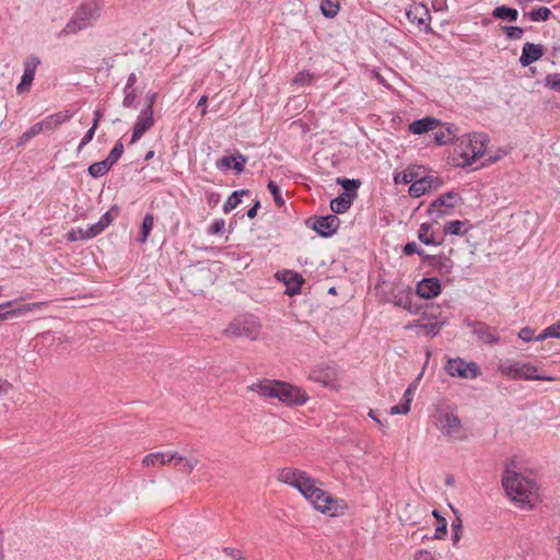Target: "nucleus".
<instances>
[{
	"label": "nucleus",
	"mask_w": 560,
	"mask_h": 560,
	"mask_svg": "<svg viewBox=\"0 0 560 560\" xmlns=\"http://www.w3.org/2000/svg\"><path fill=\"white\" fill-rule=\"evenodd\" d=\"M233 170L236 174H241L244 171L245 164L247 163V156L237 152L236 155H233Z\"/></svg>",
	"instance_id": "49"
},
{
	"label": "nucleus",
	"mask_w": 560,
	"mask_h": 560,
	"mask_svg": "<svg viewBox=\"0 0 560 560\" xmlns=\"http://www.w3.org/2000/svg\"><path fill=\"white\" fill-rule=\"evenodd\" d=\"M259 332V325L253 317H238L232 320L223 334L232 337H246L255 340Z\"/></svg>",
	"instance_id": "6"
},
{
	"label": "nucleus",
	"mask_w": 560,
	"mask_h": 560,
	"mask_svg": "<svg viewBox=\"0 0 560 560\" xmlns=\"http://www.w3.org/2000/svg\"><path fill=\"white\" fill-rule=\"evenodd\" d=\"M233 155H224L221 159L217 160L215 166L220 171H228L230 168H233V162H232Z\"/></svg>",
	"instance_id": "53"
},
{
	"label": "nucleus",
	"mask_w": 560,
	"mask_h": 560,
	"mask_svg": "<svg viewBox=\"0 0 560 560\" xmlns=\"http://www.w3.org/2000/svg\"><path fill=\"white\" fill-rule=\"evenodd\" d=\"M455 518L452 521V530H453V544L456 545L460 539L462 528H463V522L460 516L457 514V511L451 506Z\"/></svg>",
	"instance_id": "42"
},
{
	"label": "nucleus",
	"mask_w": 560,
	"mask_h": 560,
	"mask_svg": "<svg viewBox=\"0 0 560 560\" xmlns=\"http://www.w3.org/2000/svg\"><path fill=\"white\" fill-rule=\"evenodd\" d=\"M415 560H438V559L431 551L419 550L415 555Z\"/></svg>",
	"instance_id": "63"
},
{
	"label": "nucleus",
	"mask_w": 560,
	"mask_h": 560,
	"mask_svg": "<svg viewBox=\"0 0 560 560\" xmlns=\"http://www.w3.org/2000/svg\"><path fill=\"white\" fill-rule=\"evenodd\" d=\"M249 190L248 189H241V190H235L233 191L229 198L226 199L225 203L223 205V211L224 213H229L231 212L233 209H235L241 202H242V199L241 197L242 196H249Z\"/></svg>",
	"instance_id": "34"
},
{
	"label": "nucleus",
	"mask_w": 560,
	"mask_h": 560,
	"mask_svg": "<svg viewBox=\"0 0 560 560\" xmlns=\"http://www.w3.org/2000/svg\"><path fill=\"white\" fill-rule=\"evenodd\" d=\"M110 168L112 166L106 162V160H103L101 162L92 163L88 168V173L93 178H100L106 175Z\"/></svg>",
	"instance_id": "36"
},
{
	"label": "nucleus",
	"mask_w": 560,
	"mask_h": 560,
	"mask_svg": "<svg viewBox=\"0 0 560 560\" xmlns=\"http://www.w3.org/2000/svg\"><path fill=\"white\" fill-rule=\"evenodd\" d=\"M502 486L506 495L521 505L530 502V498L537 490V485L533 479L509 468L502 476Z\"/></svg>",
	"instance_id": "2"
},
{
	"label": "nucleus",
	"mask_w": 560,
	"mask_h": 560,
	"mask_svg": "<svg viewBox=\"0 0 560 560\" xmlns=\"http://www.w3.org/2000/svg\"><path fill=\"white\" fill-rule=\"evenodd\" d=\"M423 250L422 248H419L416 242H408L402 246V254L406 256H410L412 254H418Z\"/></svg>",
	"instance_id": "59"
},
{
	"label": "nucleus",
	"mask_w": 560,
	"mask_h": 560,
	"mask_svg": "<svg viewBox=\"0 0 560 560\" xmlns=\"http://www.w3.org/2000/svg\"><path fill=\"white\" fill-rule=\"evenodd\" d=\"M310 380L325 387L332 386L336 381V370L331 366H317L311 370Z\"/></svg>",
	"instance_id": "23"
},
{
	"label": "nucleus",
	"mask_w": 560,
	"mask_h": 560,
	"mask_svg": "<svg viewBox=\"0 0 560 560\" xmlns=\"http://www.w3.org/2000/svg\"><path fill=\"white\" fill-rule=\"evenodd\" d=\"M418 238L421 243L425 245H441L444 242V238L438 240L435 237V232L432 230V223L424 222L420 225L418 230Z\"/></svg>",
	"instance_id": "28"
},
{
	"label": "nucleus",
	"mask_w": 560,
	"mask_h": 560,
	"mask_svg": "<svg viewBox=\"0 0 560 560\" xmlns=\"http://www.w3.org/2000/svg\"><path fill=\"white\" fill-rule=\"evenodd\" d=\"M442 292V285L438 278H423L416 285V294L421 299L431 300L439 296Z\"/></svg>",
	"instance_id": "16"
},
{
	"label": "nucleus",
	"mask_w": 560,
	"mask_h": 560,
	"mask_svg": "<svg viewBox=\"0 0 560 560\" xmlns=\"http://www.w3.org/2000/svg\"><path fill=\"white\" fill-rule=\"evenodd\" d=\"M418 173L415 172V171H408V172H402V173H397L395 174L394 176V182L395 184H409V183H413L415 180H418Z\"/></svg>",
	"instance_id": "43"
},
{
	"label": "nucleus",
	"mask_w": 560,
	"mask_h": 560,
	"mask_svg": "<svg viewBox=\"0 0 560 560\" xmlns=\"http://www.w3.org/2000/svg\"><path fill=\"white\" fill-rule=\"evenodd\" d=\"M267 188H268L269 192L272 195L275 203L278 207L283 206L284 205V199L281 196V190H280V187L278 186V184L276 182H273V180H269L268 185H267Z\"/></svg>",
	"instance_id": "46"
},
{
	"label": "nucleus",
	"mask_w": 560,
	"mask_h": 560,
	"mask_svg": "<svg viewBox=\"0 0 560 560\" xmlns=\"http://www.w3.org/2000/svg\"><path fill=\"white\" fill-rule=\"evenodd\" d=\"M336 183L343 188L342 195L348 196L351 199H355L358 197V189L362 184L360 179H350L346 177H338Z\"/></svg>",
	"instance_id": "30"
},
{
	"label": "nucleus",
	"mask_w": 560,
	"mask_h": 560,
	"mask_svg": "<svg viewBox=\"0 0 560 560\" xmlns=\"http://www.w3.org/2000/svg\"><path fill=\"white\" fill-rule=\"evenodd\" d=\"M306 471L285 467L282 468L278 474V480L282 483L292 486L295 488V485L300 482V480L304 477Z\"/></svg>",
	"instance_id": "27"
},
{
	"label": "nucleus",
	"mask_w": 560,
	"mask_h": 560,
	"mask_svg": "<svg viewBox=\"0 0 560 560\" xmlns=\"http://www.w3.org/2000/svg\"><path fill=\"white\" fill-rule=\"evenodd\" d=\"M305 224L322 237H330L337 232L340 219L336 214L314 215L308 218Z\"/></svg>",
	"instance_id": "7"
},
{
	"label": "nucleus",
	"mask_w": 560,
	"mask_h": 560,
	"mask_svg": "<svg viewBox=\"0 0 560 560\" xmlns=\"http://www.w3.org/2000/svg\"><path fill=\"white\" fill-rule=\"evenodd\" d=\"M67 240L69 242H75L80 240H86L84 236V230L79 228L77 230L72 229L67 233Z\"/></svg>",
	"instance_id": "58"
},
{
	"label": "nucleus",
	"mask_w": 560,
	"mask_h": 560,
	"mask_svg": "<svg viewBox=\"0 0 560 560\" xmlns=\"http://www.w3.org/2000/svg\"><path fill=\"white\" fill-rule=\"evenodd\" d=\"M153 112H150L149 109H142L133 125L130 143L133 144L140 140L141 137L153 127Z\"/></svg>",
	"instance_id": "15"
},
{
	"label": "nucleus",
	"mask_w": 560,
	"mask_h": 560,
	"mask_svg": "<svg viewBox=\"0 0 560 560\" xmlns=\"http://www.w3.org/2000/svg\"><path fill=\"white\" fill-rule=\"evenodd\" d=\"M518 338L529 342L534 339V330L530 327H523L518 332Z\"/></svg>",
	"instance_id": "61"
},
{
	"label": "nucleus",
	"mask_w": 560,
	"mask_h": 560,
	"mask_svg": "<svg viewBox=\"0 0 560 560\" xmlns=\"http://www.w3.org/2000/svg\"><path fill=\"white\" fill-rule=\"evenodd\" d=\"M503 31L510 39H520L524 34L523 28L520 26H504Z\"/></svg>",
	"instance_id": "51"
},
{
	"label": "nucleus",
	"mask_w": 560,
	"mask_h": 560,
	"mask_svg": "<svg viewBox=\"0 0 560 560\" xmlns=\"http://www.w3.org/2000/svg\"><path fill=\"white\" fill-rule=\"evenodd\" d=\"M441 121L438 118L434 117H423L421 119H417L412 121L408 129L413 135H422L427 133L431 130H434L436 127L441 126Z\"/></svg>",
	"instance_id": "26"
},
{
	"label": "nucleus",
	"mask_w": 560,
	"mask_h": 560,
	"mask_svg": "<svg viewBox=\"0 0 560 560\" xmlns=\"http://www.w3.org/2000/svg\"><path fill=\"white\" fill-rule=\"evenodd\" d=\"M419 257L423 262H428L432 268L438 269L441 273H451L453 270V260L444 254L429 255L424 250H421L419 253Z\"/></svg>",
	"instance_id": "19"
},
{
	"label": "nucleus",
	"mask_w": 560,
	"mask_h": 560,
	"mask_svg": "<svg viewBox=\"0 0 560 560\" xmlns=\"http://www.w3.org/2000/svg\"><path fill=\"white\" fill-rule=\"evenodd\" d=\"M348 509L347 503L342 499H337L325 491L324 503L320 506H317V511L323 514H328L330 516H340L346 513Z\"/></svg>",
	"instance_id": "17"
},
{
	"label": "nucleus",
	"mask_w": 560,
	"mask_h": 560,
	"mask_svg": "<svg viewBox=\"0 0 560 560\" xmlns=\"http://www.w3.org/2000/svg\"><path fill=\"white\" fill-rule=\"evenodd\" d=\"M340 10L338 0H322L320 12L325 18L334 19Z\"/></svg>",
	"instance_id": "35"
},
{
	"label": "nucleus",
	"mask_w": 560,
	"mask_h": 560,
	"mask_svg": "<svg viewBox=\"0 0 560 560\" xmlns=\"http://www.w3.org/2000/svg\"><path fill=\"white\" fill-rule=\"evenodd\" d=\"M544 84L549 90L560 93V73H549L544 80Z\"/></svg>",
	"instance_id": "44"
},
{
	"label": "nucleus",
	"mask_w": 560,
	"mask_h": 560,
	"mask_svg": "<svg viewBox=\"0 0 560 560\" xmlns=\"http://www.w3.org/2000/svg\"><path fill=\"white\" fill-rule=\"evenodd\" d=\"M445 371L451 376L462 378H476L480 374L477 363L466 362L462 358L450 359L445 364Z\"/></svg>",
	"instance_id": "9"
},
{
	"label": "nucleus",
	"mask_w": 560,
	"mask_h": 560,
	"mask_svg": "<svg viewBox=\"0 0 560 560\" xmlns=\"http://www.w3.org/2000/svg\"><path fill=\"white\" fill-rule=\"evenodd\" d=\"M492 16L499 20L515 22L518 18V11L506 5H499L492 11Z\"/></svg>",
	"instance_id": "32"
},
{
	"label": "nucleus",
	"mask_w": 560,
	"mask_h": 560,
	"mask_svg": "<svg viewBox=\"0 0 560 560\" xmlns=\"http://www.w3.org/2000/svg\"><path fill=\"white\" fill-rule=\"evenodd\" d=\"M223 552H224L226 556H229V557H231V558H233V559H235V560H246V559L242 556V553H241V551H240L238 549L231 548V547H224V548H223Z\"/></svg>",
	"instance_id": "62"
},
{
	"label": "nucleus",
	"mask_w": 560,
	"mask_h": 560,
	"mask_svg": "<svg viewBox=\"0 0 560 560\" xmlns=\"http://www.w3.org/2000/svg\"><path fill=\"white\" fill-rule=\"evenodd\" d=\"M441 430L446 435H454L462 428L460 419L453 412H444L439 418Z\"/></svg>",
	"instance_id": "25"
},
{
	"label": "nucleus",
	"mask_w": 560,
	"mask_h": 560,
	"mask_svg": "<svg viewBox=\"0 0 560 560\" xmlns=\"http://www.w3.org/2000/svg\"><path fill=\"white\" fill-rule=\"evenodd\" d=\"M410 411V407L408 402H399L390 408V415H407Z\"/></svg>",
	"instance_id": "57"
},
{
	"label": "nucleus",
	"mask_w": 560,
	"mask_h": 560,
	"mask_svg": "<svg viewBox=\"0 0 560 560\" xmlns=\"http://www.w3.org/2000/svg\"><path fill=\"white\" fill-rule=\"evenodd\" d=\"M40 65V59L35 55H30L24 61V72L21 81L16 88L18 93H23L31 89V85L35 78L37 67Z\"/></svg>",
	"instance_id": "14"
},
{
	"label": "nucleus",
	"mask_w": 560,
	"mask_h": 560,
	"mask_svg": "<svg viewBox=\"0 0 560 560\" xmlns=\"http://www.w3.org/2000/svg\"><path fill=\"white\" fill-rule=\"evenodd\" d=\"M457 128L454 125L445 124L443 128L434 132V142L438 145H444L453 142L457 136Z\"/></svg>",
	"instance_id": "29"
},
{
	"label": "nucleus",
	"mask_w": 560,
	"mask_h": 560,
	"mask_svg": "<svg viewBox=\"0 0 560 560\" xmlns=\"http://www.w3.org/2000/svg\"><path fill=\"white\" fill-rule=\"evenodd\" d=\"M443 183L441 177L431 175L423 176L410 185L409 195L412 198H419L431 189H439Z\"/></svg>",
	"instance_id": "12"
},
{
	"label": "nucleus",
	"mask_w": 560,
	"mask_h": 560,
	"mask_svg": "<svg viewBox=\"0 0 560 560\" xmlns=\"http://www.w3.org/2000/svg\"><path fill=\"white\" fill-rule=\"evenodd\" d=\"M544 56V47L540 44L525 43L520 57V63L528 67Z\"/></svg>",
	"instance_id": "24"
},
{
	"label": "nucleus",
	"mask_w": 560,
	"mask_h": 560,
	"mask_svg": "<svg viewBox=\"0 0 560 560\" xmlns=\"http://www.w3.org/2000/svg\"><path fill=\"white\" fill-rule=\"evenodd\" d=\"M432 515L434 516V518L436 520V523H438L436 528H435L434 538L443 539L447 534V522H446L445 517H443L438 510H433Z\"/></svg>",
	"instance_id": "38"
},
{
	"label": "nucleus",
	"mask_w": 560,
	"mask_h": 560,
	"mask_svg": "<svg viewBox=\"0 0 560 560\" xmlns=\"http://www.w3.org/2000/svg\"><path fill=\"white\" fill-rule=\"evenodd\" d=\"M97 128H94L93 126L85 132L84 137L82 138L78 151H81L88 143H90L93 140V137L95 135Z\"/></svg>",
	"instance_id": "60"
},
{
	"label": "nucleus",
	"mask_w": 560,
	"mask_h": 560,
	"mask_svg": "<svg viewBox=\"0 0 560 560\" xmlns=\"http://www.w3.org/2000/svg\"><path fill=\"white\" fill-rule=\"evenodd\" d=\"M416 388V384L415 383H411L408 388L405 390L404 393V396H402V399H401V402H408L409 406L411 405V401H412V394H413V389Z\"/></svg>",
	"instance_id": "64"
},
{
	"label": "nucleus",
	"mask_w": 560,
	"mask_h": 560,
	"mask_svg": "<svg viewBox=\"0 0 560 560\" xmlns=\"http://www.w3.org/2000/svg\"><path fill=\"white\" fill-rule=\"evenodd\" d=\"M124 100H122V106L126 108H136L137 107V98L138 94L136 89H124Z\"/></svg>",
	"instance_id": "45"
},
{
	"label": "nucleus",
	"mask_w": 560,
	"mask_h": 560,
	"mask_svg": "<svg viewBox=\"0 0 560 560\" xmlns=\"http://www.w3.org/2000/svg\"><path fill=\"white\" fill-rule=\"evenodd\" d=\"M277 277L285 284V294L289 296L296 295L301 292L304 279L300 273L292 270H283L282 272H278Z\"/></svg>",
	"instance_id": "18"
},
{
	"label": "nucleus",
	"mask_w": 560,
	"mask_h": 560,
	"mask_svg": "<svg viewBox=\"0 0 560 560\" xmlns=\"http://www.w3.org/2000/svg\"><path fill=\"white\" fill-rule=\"evenodd\" d=\"M248 390L265 398H277L285 406H303L308 395L299 386L277 380H261L248 386Z\"/></svg>",
	"instance_id": "1"
},
{
	"label": "nucleus",
	"mask_w": 560,
	"mask_h": 560,
	"mask_svg": "<svg viewBox=\"0 0 560 560\" xmlns=\"http://www.w3.org/2000/svg\"><path fill=\"white\" fill-rule=\"evenodd\" d=\"M122 153L124 144L120 140H118L105 160L113 167V165L116 164L121 158Z\"/></svg>",
	"instance_id": "40"
},
{
	"label": "nucleus",
	"mask_w": 560,
	"mask_h": 560,
	"mask_svg": "<svg viewBox=\"0 0 560 560\" xmlns=\"http://www.w3.org/2000/svg\"><path fill=\"white\" fill-rule=\"evenodd\" d=\"M43 128V122H39V124H35L34 126H32L27 131H25L22 137H21V141H27L30 140L31 138L35 137L37 133H39V131L42 130Z\"/></svg>",
	"instance_id": "56"
},
{
	"label": "nucleus",
	"mask_w": 560,
	"mask_h": 560,
	"mask_svg": "<svg viewBox=\"0 0 560 560\" xmlns=\"http://www.w3.org/2000/svg\"><path fill=\"white\" fill-rule=\"evenodd\" d=\"M499 371L502 375L511 380L526 381H556V376L539 374L537 366L529 362L506 360L499 364Z\"/></svg>",
	"instance_id": "5"
},
{
	"label": "nucleus",
	"mask_w": 560,
	"mask_h": 560,
	"mask_svg": "<svg viewBox=\"0 0 560 560\" xmlns=\"http://www.w3.org/2000/svg\"><path fill=\"white\" fill-rule=\"evenodd\" d=\"M314 74L308 70H302L298 72L292 79V84L294 85H310L313 82Z\"/></svg>",
	"instance_id": "41"
},
{
	"label": "nucleus",
	"mask_w": 560,
	"mask_h": 560,
	"mask_svg": "<svg viewBox=\"0 0 560 560\" xmlns=\"http://www.w3.org/2000/svg\"><path fill=\"white\" fill-rule=\"evenodd\" d=\"M490 139L487 133H474V136L469 139V145L476 143L479 145V150H472V155H469L466 152H463L460 155L463 161L457 163V166L463 168L470 166L477 159L481 158L485 154L486 145L489 143Z\"/></svg>",
	"instance_id": "11"
},
{
	"label": "nucleus",
	"mask_w": 560,
	"mask_h": 560,
	"mask_svg": "<svg viewBox=\"0 0 560 560\" xmlns=\"http://www.w3.org/2000/svg\"><path fill=\"white\" fill-rule=\"evenodd\" d=\"M462 200V197L456 191H447L440 197H438L428 208V213L431 215H435L433 219L434 223H438V220L443 218L444 215L451 213V211L455 208V201Z\"/></svg>",
	"instance_id": "8"
},
{
	"label": "nucleus",
	"mask_w": 560,
	"mask_h": 560,
	"mask_svg": "<svg viewBox=\"0 0 560 560\" xmlns=\"http://www.w3.org/2000/svg\"><path fill=\"white\" fill-rule=\"evenodd\" d=\"M529 19L533 22L547 21L552 15L551 11L547 7H539L537 9H533L529 13Z\"/></svg>",
	"instance_id": "39"
},
{
	"label": "nucleus",
	"mask_w": 560,
	"mask_h": 560,
	"mask_svg": "<svg viewBox=\"0 0 560 560\" xmlns=\"http://www.w3.org/2000/svg\"><path fill=\"white\" fill-rule=\"evenodd\" d=\"M225 221L223 219H217L213 221V223L209 226L208 233L209 234H221L224 231Z\"/></svg>",
	"instance_id": "55"
},
{
	"label": "nucleus",
	"mask_w": 560,
	"mask_h": 560,
	"mask_svg": "<svg viewBox=\"0 0 560 560\" xmlns=\"http://www.w3.org/2000/svg\"><path fill=\"white\" fill-rule=\"evenodd\" d=\"M419 327H421L425 335L435 336L440 332L442 324L438 322H429L425 324H419Z\"/></svg>",
	"instance_id": "50"
},
{
	"label": "nucleus",
	"mask_w": 560,
	"mask_h": 560,
	"mask_svg": "<svg viewBox=\"0 0 560 560\" xmlns=\"http://www.w3.org/2000/svg\"><path fill=\"white\" fill-rule=\"evenodd\" d=\"M353 200L354 199H351L348 196L340 194L338 197L334 198L330 201V209L334 212V214H342L350 209Z\"/></svg>",
	"instance_id": "31"
},
{
	"label": "nucleus",
	"mask_w": 560,
	"mask_h": 560,
	"mask_svg": "<svg viewBox=\"0 0 560 560\" xmlns=\"http://www.w3.org/2000/svg\"><path fill=\"white\" fill-rule=\"evenodd\" d=\"M154 224V217L152 213H147L142 220L141 226H140V236L139 242L145 243L148 236L151 233V230Z\"/></svg>",
	"instance_id": "37"
},
{
	"label": "nucleus",
	"mask_w": 560,
	"mask_h": 560,
	"mask_svg": "<svg viewBox=\"0 0 560 560\" xmlns=\"http://www.w3.org/2000/svg\"><path fill=\"white\" fill-rule=\"evenodd\" d=\"M199 459L197 457H183L182 463L177 466L179 467V470L186 475H189L194 468L198 465Z\"/></svg>",
	"instance_id": "47"
},
{
	"label": "nucleus",
	"mask_w": 560,
	"mask_h": 560,
	"mask_svg": "<svg viewBox=\"0 0 560 560\" xmlns=\"http://www.w3.org/2000/svg\"><path fill=\"white\" fill-rule=\"evenodd\" d=\"M102 4L97 0H89L79 5L66 26L59 32L58 37L70 36L86 30L100 19Z\"/></svg>",
	"instance_id": "3"
},
{
	"label": "nucleus",
	"mask_w": 560,
	"mask_h": 560,
	"mask_svg": "<svg viewBox=\"0 0 560 560\" xmlns=\"http://www.w3.org/2000/svg\"><path fill=\"white\" fill-rule=\"evenodd\" d=\"M547 338H560V324H553L545 328L536 339L545 340Z\"/></svg>",
	"instance_id": "48"
},
{
	"label": "nucleus",
	"mask_w": 560,
	"mask_h": 560,
	"mask_svg": "<svg viewBox=\"0 0 560 560\" xmlns=\"http://www.w3.org/2000/svg\"><path fill=\"white\" fill-rule=\"evenodd\" d=\"M103 231H104V229L102 228V224L96 222V223L90 225L86 230H84V236L86 240H90V238L97 236Z\"/></svg>",
	"instance_id": "52"
},
{
	"label": "nucleus",
	"mask_w": 560,
	"mask_h": 560,
	"mask_svg": "<svg viewBox=\"0 0 560 560\" xmlns=\"http://www.w3.org/2000/svg\"><path fill=\"white\" fill-rule=\"evenodd\" d=\"M14 304H15V301H8L5 303L0 304V320L18 318L20 316L25 315L27 312L33 311L36 307H38L37 303H33V304H24V305L13 308L12 306Z\"/></svg>",
	"instance_id": "21"
},
{
	"label": "nucleus",
	"mask_w": 560,
	"mask_h": 560,
	"mask_svg": "<svg viewBox=\"0 0 560 560\" xmlns=\"http://www.w3.org/2000/svg\"><path fill=\"white\" fill-rule=\"evenodd\" d=\"M183 460V456H180L178 453H163V452H156V453H150L145 455L142 459V464L147 467L149 466H155L156 464L166 465L172 464L174 466H178Z\"/></svg>",
	"instance_id": "20"
},
{
	"label": "nucleus",
	"mask_w": 560,
	"mask_h": 560,
	"mask_svg": "<svg viewBox=\"0 0 560 560\" xmlns=\"http://www.w3.org/2000/svg\"><path fill=\"white\" fill-rule=\"evenodd\" d=\"M72 117V114L69 110H63L56 113L55 115L50 116V119L54 121L55 126H59L62 122L69 120Z\"/></svg>",
	"instance_id": "54"
},
{
	"label": "nucleus",
	"mask_w": 560,
	"mask_h": 560,
	"mask_svg": "<svg viewBox=\"0 0 560 560\" xmlns=\"http://www.w3.org/2000/svg\"><path fill=\"white\" fill-rule=\"evenodd\" d=\"M468 221L454 220L444 225L443 232L445 235L462 236L468 231Z\"/></svg>",
	"instance_id": "33"
},
{
	"label": "nucleus",
	"mask_w": 560,
	"mask_h": 560,
	"mask_svg": "<svg viewBox=\"0 0 560 560\" xmlns=\"http://www.w3.org/2000/svg\"><path fill=\"white\" fill-rule=\"evenodd\" d=\"M316 483L317 480L306 472L300 482L295 485V489H298L305 499L311 501V499H317L318 495H325V491L318 488Z\"/></svg>",
	"instance_id": "22"
},
{
	"label": "nucleus",
	"mask_w": 560,
	"mask_h": 560,
	"mask_svg": "<svg viewBox=\"0 0 560 560\" xmlns=\"http://www.w3.org/2000/svg\"><path fill=\"white\" fill-rule=\"evenodd\" d=\"M465 324L471 328V332L479 341L487 345H495L500 342V336L495 327H491L485 322L465 319Z\"/></svg>",
	"instance_id": "10"
},
{
	"label": "nucleus",
	"mask_w": 560,
	"mask_h": 560,
	"mask_svg": "<svg viewBox=\"0 0 560 560\" xmlns=\"http://www.w3.org/2000/svg\"><path fill=\"white\" fill-rule=\"evenodd\" d=\"M380 300L383 303H393L397 307H401L409 313L418 314L420 306L412 303L411 288L400 282H387L383 280L377 284Z\"/></svg>",
	"instance_id": "4"
},
{
	"label": "nucleus",
	"mask_w": 560,
	"mask_h": 560,
	"mask_svg": "<svg viewBox=\"0 0 560 560\" xmlns=\"http://www.w3.org/2000/svg\"><path fill=\"white\" fill-rule=\"evenodd\" d=\"M408 20L411 23H416L418 26H423L424 32L427 34H432L433 30L431 28L429 21L431 20L430 11L427 5L422 3H416L410 7L406 12Z\"/></svg>",
	"instance_id": "13"
}]
</instances>
